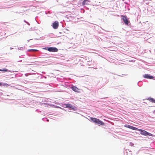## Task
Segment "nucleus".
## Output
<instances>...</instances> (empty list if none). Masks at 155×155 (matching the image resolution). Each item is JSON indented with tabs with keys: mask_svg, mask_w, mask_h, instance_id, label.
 Instances as JSON below:
<instances>
[{
	"mask_svg": "<svg viewBox=\"0 0 155 155\" xmlns=\"http://www.w3.org/2000/svg\"><path fill=\"white\" fill-rule=\"evenodd\" d=\"M147 100L152 103H155V99L153 98L149 97L147 99Z\"/></svg>",
	"mask_w": 155,
	"mask_h": 155,
	"instance_id": "nucleus-8",
	"label": "nucleus"
},
{
	"mask_svg": "<svg viewBox=\"0 0 155 155\" xmlns=\"http://www.w3.org/2000/svg\"><path fill=\"white\" fill-rule=\"evenodd\" d=\"M88 2H89V1L88 0H84L82 2V5H87Z\"/></svg>",
	"mask_w": 155,
	"mask_h": 155,
	"instance_id": "nucleus-9",
	"label": "nucleus"
},
{
	"mask_svg": "<svg viewBox=\"0 0 155 155\" xmlns=\"http://www.w3.org/2000/svg\"><path fill=\"white\" fill-rule=\"evenodd\" d=\"M72 89L75 92H79V89L76 86H72L71 87Z\"/></svg>",
	"mask_w": 155,
	"mask_h": 155,
	"instance_id": "nucleus-7",
	"label": "nucleus"
},
{
	"mask_svg": "<svg viewBox=\"0 0 155 155\" xmlns=\"http://www.w3.org/2000/svg\"><path fill=\"white\" fill-rule=\"evenodd\" d=\"M2 86V84L0 82V86Z\"/></svg>",
	"mask_w": 155,
	"mask_h": 155,
	"instance_id": "nucleus-15",
	"label": "nucleus"
},
{
	"mask_svg": "<svg viewBox=\"0 0 155 155\" xmlns=\"http://www.w3.org/2000/svg\"><path fill=\"white\" fill-rule=\"evenodd\" d=\"M125 127H127V128H128L130 129V128L131 127V126H130L129 125H126L125 126Z\"/></svg>",
	"mask_w": 155,
	"mask_h": 155,
	"instance_id": "nucleus-13",
	"label": "nucleus"
},
{
	"mask_svg": "<svg viewBox=\"0 0 155 155\" xmlns=\"http://www.w3.org/2000/svg\"><path fill=\"white\" fill-rule=\"evenodd\" d=\"M65 107L72 108V106L70 104H67L64 105Z\"/></svg>",
	"mask_w": 155,
	"mask_h": 155,
	"instance_id": "nucleus-10",
	"label": "nucleus"
},
{
	"mask_svg": "<svg viewBox=\"0 0 155 155\" xmlns=\"http://www.w3.org/2000/svg\"><path fill=\"white\" fill-rule=\"evenodd\" d=\"M31 50H33V51H37V50H33V49Z\"/></svg>",
	"mask_w": 155,
	"mask_h": 155,
	"instance_id": "nucleus-14",
	"label": "nucleus"
},
{
	"mask_svg": "<svg viewBox=\"0 0 155 155\" xmlns=\"http://www.w3.org/2000/svg\"><path fill=\"white\" fill-rule=\"evenodd\" d=\"M143 77L144 78L149 79H153V77L152 76H150L148 74H145L143 76Z\"/></svg>",
	"mask_w": 155,
	"mask_h": 155,
	"instance_id": "nucleus-6",
	"label": "nucleus"
},
{
	"mask_svg": "<svg viewBox=\"0 0 155 155\" xmlns=\"http://www.w3.org/2000/svg\"><path fill=\"white\" fill-rule=\"evenodd\" d=\"M90 119L94 122L96 124H98L99 125H100L104 126V123L102 121L100 120L99 119L94 117L90 118Z\"/></svg>",
	"mask_w": 155,
	"mask_h": 155,
	"instance_id": "nucleus-1",
	"label": "nucleus"
},
{
	"mask_svg": "<svg viewBox=\"0 0 155 155\" xmlns=\"http://www.w3.org/2000/svg\"><path fill=\"white\" fill-rule=\"evenodd\" d=\"M48 50L50 52H57L58 50L55 47H49L48 48Z\"/></svg>",
	"mask_w": 155,
	"mask_h": 155,
	"instance_id": "nucleus-4",
	"label": "nucleus"
},
{
	"mask_svg": "<svg viewBox=\"0 0 155 155\" xmlns=\"http://www.w3.org/2000/svg\"><path fill=\"white\" fill-rule=\"evenodd\" d=\"M121 16L125 24L126 25H128L129 24V21L127 19V17L123 15H121Z\"/></svg>",
	"mask_w": 155,
	"mask_h": 155,
	"instance_id": "nucleus-3",
	"label": "nucleus"
},
{
	"mask_svg": "<svg viewBox=\"0 0 155 155\" xmlns=\"http://www.w3.org/2000/svg\"><path fill=\"white\" fill-rule=\"evenodd\" d=\"M59 26L58 22L57 21L54 22L52 25L53 28L54 29H57Z\"/></svg>",
	"mask_w": 155,
	"mask_h": 155,
	"instance_id": "nucleus-5",
	"label": "nucleus"
},
{
	"mask_svg": "<svg viewBox=\"0 0 155 155\" xmlns=\"http://www.w3.org/2000/svg\"><path fill=\"white\" fill-rule=\"evenodd\" d=\"M138 131L140 132V134L144 136L149 135L151 136H153V135L152 134L148 133L145 130L139 129Z\"/></svg>",
	"mask_w": 155,
	"mask_h": 155,
	"instance_id": "nucleus-2",
	"label": "nucleus"
},
{
	"mask_svg": "<svg viewBox=\"0 0 155 155\" xmlns=\"http://www.w3.org/2000/svg\"><path fill=\"white\" fill-rule=\"evenodd\" d=\"M130 129L133 130H138V131L139 129L136 127H134L132 126H131V127L130 128Z\"/></svg>",
	"mask_w": 155,
	"mask_h": 155,
	"instance_id": "nucleus-11",
	"label": "nucleus"
},
{
	"mask_svg": "<svg viewBox=\"0 0 155 155\" xmlns=\"http://www.w3.org/2000/svg\"><path fill=\"white\" fill-rule=\"evenodd\" d=\"M6 84V85H8L7 84Z\"/></svg>",
	"mask_w": 155,
	"mask_h": 155,
	"instance_id": "nucleus-16",
	"label": "nucleus"
},
{
	"mask_svg": "<svg viewBox=\"0 0 155 155\" xmlns=\"http://www.w3.org/2000/svg\"><path fill=\"white\" fill-rule=\"evenodd\" d=\"M8 71V70L6 68H5L4 69H0V71H5V72H7Z\"/></svg>",
	"mask_w": 155,
	"mask_h": 155,
	"instance_id": "nucleus-12",
	"label": "nucleus"
}]
</instances>
